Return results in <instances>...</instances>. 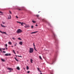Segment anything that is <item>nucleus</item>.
<instances>
[{
  "instance_id": "obj_1",
  "label": "nucleus",
  "mask_w": 74,
  "mask_h": 74,
  "mask_svg": "<svg viewBox=\"0 0 74 74\" xmlns=\"http://www.w3.org/2000/svg\"><path fill=\"white\" fill-rule=\"evenodd\" d=\"M33 51H34V49L32 48H30L29 49V52L30 53H33Z\"/></svg>"
},
{
  "instance_id": "obj_2",
  "label": "nucleus",
  "mask_w": 74,
  "mask_h": 74,
  "mask_svg": "<svg viewBox=\"0 0 74 74\" xmlns=\"http://www.w3.org/2000/svg\"><path fill=\"white\" fill-rule=\"evenodd\" d=\"M22 31L20 29H18L17 31V33L18 34L21 33H22Z\"/></svg>"
},
{
  "instance_id": "obj_3",
  "label": "nucleus",
  "mask_w": 74,
  "mask_h": 74,
  "mask_svg": "<svg viewBox=\"0 0 74 74\" xmlns=\"http://www.w3.org/2000/svg\"><path fill=\"white\" fill-rule=\"evenodd\" d=\"M24 27H25V28L30 27V26L28 24H26L25 26H24Z\"/></svg>"
},
{
  "instance_id": "obj_4",
  "label": "nucleus",
  "mask_w": 74,
  "mask_h": 74,
  "mask_svg": "<svg viewBox=\"0 0 74 74\" xmlns=\"http://www.w3.org/2000/svg\"><path fill=\"white\" fill-rule=\"evenodd\" d=\"M0 32L1 33H2V34H4H4H6V35H7V34L6 33V32H1V31H0Z\"/></svg>"
},
{
  "instance_id": "obj_5",
  "label": "nucleus",
  "mask_w": 74,
  "mask_h": 74,
  "mask_svg": "<svg viewBox=\"0 0 74 74\" xmlns=\"http://www.w3.org/2000/svg\"><path fill=\"white\" fill-rule=\"evenodd\" d=\"M53 38L54 39H55V38H56V35H55V33H53Z\"/></svg>"
},
{
  "instance_id": "obj_6",
  "label": "nucleus",
  "mask_w": 74,
  "mask_h": 74,
  "mask_svg": "<svg viewBox=\"0 0 74 74\" xmlns=\"http://www.w3.org/2000/svg\"><path fill=\"white\" fill-rule=\"evenodd\" d=\"M5 56H11V54L7 53L5 54Z\"/></svg>"
},
{
  "instance_id": "obj_7",
  "label": "nucleus",
  "mask_w": 74,
  "mask_h": 74,
  "mask_svg": "<svg viewBox=\"0 0 74 74\" xmlns=\"http://www.w3.org/2000/svg\"><path fill=\"white\" fill-rule=\"evenodd\" d=\"M8 70H12V69L11 68H7Z\"/></svg>"
},
{
  "instance_id": "obj_8",
  "label": "nucleus",
  "mask_w": 74,
  "mask_h": 74,
  "mask_svg": "<svg viewBox=\"0 0 74 74\" xmlns=\"http://www.w3.org/2000/svg\"><path fill=\"white\" fill-rule=\"evenodd\" d=\"M1 26H2V27H5V26L4 25H3V24H1Z\"/></svg>"
},
{
  "instance_id": "obj_9",
  "label": "nucleus",
  "mask_w": 74,
  "mask_h": 74,
  "mask_svg": "<svg viewBox=\"0 0 74 74\" xmlns=\"http://www.w3.org/2000/svg\"><path fill=\"white\" fill-rule=\"evenodd\" d=\"M11 15H10L9 16H8V19H11Z\"/></svg>"
},
{
  "instance_id": "obj_10",
  "label": "nucleus",
  "mask_w": 74,
  "mask_h": 74,
  "mask_svg": "<svg viewBox=\"0 0 74 74\" xmlns=\"http://www.w3.org/2000/svg\"><path fill=\"white\" fill-rule=\"evenodd\" d=\"M37 32H34L31 33V34H34L35 33H37Z\"/></svg>"
},
{
  "instance_id": "obj_11",
  "label": "nucleus",
  "mask_w": 74,
  "mask_h": 74,
  "mask_svg": "<svg viewBox=\"0 0 74 74\" xmlns=\"http://www.w3.org/2000/svg\"><path fill=\"white\" fill-rule=\"evenodd\" d=\"M23 44V42H19V44H20V45H22V44Z\"/></svg>"
},
{
  "instance_id": "obj_12",
  "label": "nucleus",
  "mask_w": 74,
  "mask_h": 74,
  "mask_svg": "<svg viewBox=\"0 0 74 74\" xmlns=\"http://www.w3.org/2000/svg\"><path fill=\"white\" fill-rule=\"evenodd\" d=\"M42 21L43 22H45L46 20H45V19H43L42 20Z\"/></svg>"
},
{
  "instance_id": "obj_13",
  "label": "nucleus",
  "mask_w": 74,
  "mask_h": 74,
  "mask_svg": "<svg viewBox=\"0 0 74 74\" xmlns=\"http://www.w3.org/2000/svg\"><path fill=\"white\" fill-rule=\"evenodd\" d=\"M36 16L37 17V18H38V17H39V15H38V14L36 15Z\"/></svg>"
},
{
  "instance_id": "obj_14",
  "label": "nucleus",
  "mask_w": 74,
  "mask_h": 74,
  "mask_svg": "<svg viewBox=\"0 0 74 74\" xmlns=\"http://www.w3.org/2000/svg\"><path fill=\"white\" fill-rule=\"evenodd\" d=\"M8 44L10 45H11V42H9L8 43Z\"/></svg>"
},
{
  "instance_id": "obj_15",
  "label": "nucleus",
  "mask_w": 74,
  "mask_h": 74,
  "mask_svg": "<svg viewBox=\"0 0 74 74\" xmlns=\"http://www.w3.org/2000/svg\"><path fill=\"white\" fill-rule=\"evenodd\" d=\"M1 60L2 62H5V60L3 59H1Z\"/></svg>"
},
{
  "instance_id": "obj_16",
  "label": "nucleus",
  "mask_w": 74,
  "mask_h": 74,
  "mask_svg": "<svg viewBox=\"0 0 74 74\" xmlns=\"http://www.w3.org/2000/svg\"><path fill=\"white\" fill-rule=\"evenodd\" d=\"M17 70H20V68H19V67L18 66L17 67Z\"/></svg>"
},
{
  "instance_id": "obj_17",
  "label": "nucleus",
  "mask_w": 74,
  "mask_h": 74,
  "mask_svg": "<svg viewBox=\"0 0 74 74\" xmlns=\"http://www.w3.org/2000/svg\"><path fill=\"white\" fill-rule=\"evenodd\" d=\"M33 60H32V59H31V63H33Z\"/></svg>"
},
{
  "instance_id": "obj_18",
  "label": "nucleus",
  "mask_w": 74,
  "mask_h": 74,
  "mask_svg": "<svg viewBox=\"0 0 74 74\" xmlns=\"http://www.w3.org/2000/svg\"><path fill=\"white\" fill-rule=\"evenodd\" d=\"M39 58L40 59H41V60H42V58H41V56H39Z\"/></svg>"
},
{
  "instance_id": "obj_19",
  "label": "nucleus",
  "mask_w": 74,
  "mask_h": 74,
  "mask_svg": "<svg viewBox=\"0 0 74 74\" xmlns=\"http://www.w3.org/2000/svg\"><path fill=\"white\" fill-rule=\"evenodd\" d=\"M14 59H15V60H16V61H17V62H18V60L17 59H16V58H14Z\"/></svg>"
},
{
  "instance_id": "obj_20",
  "label": "nucleus",
  "mask_w": 74,
  "mask_h": 74,
  "mask_svg": "<svg viewBox=\"0 0 74 74\" xmlns=\"http://www.w3.org/2000/svg\"><path fill=\"white\" fill-rule=\"evenodd\" d=\"M2 23L3 25L5 24V22H4L3 21H2Z\"/></svg>"
},
{
  "instance_id": "obj_21",
  "label": "nucleus",
  "mask_w": 74,
  "mask_h": 74,
  "mask_svg": "<svg viewBox=\"0 0 74 74\" xmlns=\"http://www.w3.org/2000/svg\"><path fill=\"white\" fill-rule=\"evenodd\" d=\"M0 13L1 14V15H3V12H2L0 11Z\"/></svg>"
},
{
  "instance_id": "obj_22",
  "label": "nucleus",
  "mask_w": 74,
  "mask_h": 74,
  "mask_svg": "<svg viewBox=\"0 0 74 74\" xmlns=\"http://www.w3.org/2000/svg\"><path fill=\"white\" fill-rule=\"evenodd\" d=\"M34 50H35V51H37V50H36V47H34Z\"/></svg>"
},
{
  "instance_id": "obj_23",
  "label": "nucleus",
  "mask_w": 74,
  "mask_h": 74,
  "mask_svg": "<svg viewBox=\"0 0 74 74\" xmlns=\"http://www.w3.org/2000/svg\"><path fill=\"white\" fill-rule=\"evenodd\" d=\"M27 70H29V67H28L27 66Z\"/></svg>"
},
{
  "instance_id": "obj_24",
  "label": "nucleus",
  "mask_w": 74,
  "mask_h": 74,
  "mask_svg": "<svg viewBox=\"0 0 74 74\" xmlns=\"http://www.w3.org/2000/svg\"><path fill=\"white\" fill-rule=\"evenodd\" d=\"M16 19H18V16H16Z\"/></svg>"
},
{
  "instance_id": "obj_25",
  "label": "nucleus",
  "mask_w": 74,
  "mask_h": 74,
  "mask_svg": "<svg viewBox=\"0 0 74 74\" xmlns=\"http://www.w3.org/2000/svg\"><path fill=\"white\" fill-rule=\"evenodd\" d=\"M32 22H33V23H36V21H32Z\"/></svg>"
},
{
  "instance_id": "obj_26",
  "label": "nucleus",
  "mask_w": 74,
  "mask_h": 74,
  "mask_svg": "<svg viewBox=\"0 0 74 74\" xmlns=\"http://www.w3.org/2000/svg\"><path fill=\"white\" fill-rule=\"evenodd\" d=\"M21 25H22V26H23V23H21Z\"/></svg>"
},
{
  "instance_id": "obj_27",
  "label": "nucleus",
  "mask_w": 74,
  "mask_h": 74,
  "mask_svg": "<svg viewBox=\"0 0 74 74\" xmlns=\"http://www.w3.org/2000/svg\"><path fill=\"white\" fill-rule=\"evenodd\" d=\"M17 9H18V10H19V11H21V9H19V8H17Z\"/></svg>"
},
{
  "instance_id": "obj_28",
  "label": "nucleus",
  "mask_w": 74,
  "mask_h": 74,
  "mask_svg": "<svg viewBox=\"0 0 74 74\" xmlns=\"http://www.w3.org/2000/svg\"><path fill=\"white\" fill-rule=\"evenodd\" d=\"M17 23H20V24L21 23V22H19L18 21H17Z\"/></svg>"
},
{
  "instance_id": "obj_29",
  "label": "nucleus",
  "mask_w": 74,
  "mask_h": 74,
  "mask_svg": "<svg viewBox=\"0 0 74 74\" xmlns=\"http://www.w3.org/2000/svg\"><path fill=\"white\" fill-rule=\"evenodd\" d=\"M27 73H28V74H29V73H30V71H28L27 72Z\"/></svg>"
},
{
  "instance_id": "obj_30",
  "label": "nucleus",
  "mask_w": 74,
  "mask_h": 74,
  "mask_svg": "<svg viewBox=\"0 0 74 74\" xmlns=\"http://www.w3.org/2000/svg\"><path fill=\"white\" fill-rule=\"evenodd\" d=\"M12 39H13V40H15V38H14L13 37V38H12Z\"/></svg>"
},
{
  "instance_id": "obj_31",
  "label": "nucleus",
  "mask_w": 74,
  "mask_h": 74,
  "mask_svg": "<svg viewBox=\"0 0 74 74\" xmlns=\"http://www.w3.org/2000/svg\"><path fill=\"white\" fill-rule=\"evenodd\" d=\"M18 56V57H21V58H22V56Z\"/></svg>"
},
{
  "instance_id": "obj_32",
  "label": "nucleus",
  "mask_w": 74,
  "mask_h": 74,
  "mask_svg": "<svg viewBox=\"0 0 74 74\" xmlns=\"http://www.w3.org/2000/svg\"><path fill=\"white\" fill-rule=\"evenodd\" d=\"M10 13L11 14H12V13H11V12L10 11H9Z\"/></svg>"
},
{
  "instance_id": "obj_33",
  "label": "nucleus",
  "mask_w": 74,
  "mask_h": 74,
  "mask_svg": "<svg viewBox=\"0 0 74 74\" xmlns=\"http://www.w3.org/2000/svg\"><path fill=\"white\" fill-rule=\"evenodd\" d=\"M33 45H34V47H35V45H34V43H33Z\"/></svg>"
},
{
  "instance_id": "obj_34",
  "label": "nucleus",
  "mask_w": 74,
  "mask_h": 74,
  "mask_svg": "<svg viewBox=\"0 0 74 74\" xmlns=\"http://www.w3.org/2000/svg\"><path fill=\"white\" fill-rule=\"evenodd\" d=\"M5 47H7V44H5Z\"/></svg>"
},
{
  "instance_id": "obj_35",
  "label": "nucleus",
  "mask_w": 74,
  "mask_h": 74,
  "mask_svg": "<svg viewBox=\"0 0 74 74\" xmlns=\"http://www.w3.org/2000/svg\"><path fill=\"white\" fill-rule=\"evenodd\" d=\"M0 51H1V52H2V51H1V48H0Z\"/></svg>"
},
{
  "instance_id": "obj_36",
  "label": "nucleus",
  "mask_w": 74,
  "mask_h": 74,
  "mask_svg": "<svg viewBox=\"0 0 74 74\" xmlns=\"http://www.w3.org/2000/svg\"><path fill=\"white\" fill-rule=\"evenodd\" d=\"M18 39L20 40H21V38H18Z\"/></svg>"
},
{
  "instance_id": "obj_37",
  "label": "nucleus",
  "mask_w": 74,
  "mask_h": 74,
  "mask_svg": "<svg viewBox=\"0 0 74 74\" xmlns=\"http://www.w3.org/2000/svg\"><path fill=\"white\" fill-rule=\"evenodd\" d=\"M23 23L24 24V25H26V24L23 22Z\"/></svg>"
},
{
  "instance_id": "obj_38",
  "label": "nucleus",
  "mask_w": 74,
  "mask_h": 74,
  "mask_svg": "<svg viewBox=\"0 0 74 74\" xmlns=\"http://www.w3.org/2000/svg\"><path fill=\"white\" fill-rule=\"evenodd\" d=\"M31 27L32 28H33V26H32Z\"/></svg>"
},
{
  "instance_id": "obj_39",
  "label": "nucleus",
  "mask_w": 74,
  "mask_h": 74,
  "mask_svg": "<svg viewBox=\"0 0 74 74\" xmlns=\"http://www.w3.org/2000/svg\"><path fill=\"white\" fill-rule=\"evenodd\" d=\"M38 71L40 70V69H39V68H38Z\"/></svg>"
},
{
  "instance_id": "obj_40",
  "label": "nucleus",
  "mask_w": 74,
  "mask_h": 74,
  "mask_svg": "<svg viewBox=\"0 0 74 74\" xmlns=\"http://www.w3.org/2000/svg\"><path fill=\"white\" fill-rule=\"evenodd\" d=\"M13 52H15V51H14V50H13Z\"/></svg>"
},
{
  "instance_id": "obj_41",
  "label": "nucleus",
  "mask_w": 74,
  "mask_h": 74,
  "mask_svg": "<svg viewBox=\"0 0 74 74\" xmlns=\"http://www.w3.org/2000/svg\"><path fill=\"white\" fill-rule=\"evenodd\" d=\"M3 49V50H5V49Z\"/></svg>"
},
{
  "instance_id": "obj_42",
  "label": "nucleus",
  "mask_w": 74,
  "mask_h": 74,
  "mask_svg": "<svg viewBox=\"0 0 74 74\" xmlns=\"http://www.w3.org/2000/svg\"><path fill=\"white\" fill-rule=\"evenodd\" d=\"M3 52H4V53H5V51H3Z\"/></svg>"
},
{
  "instance_id": "obj_43",
  "label": "nucleus",
  "mask_w": 74,
  "mask_h": 74,
  "mask_svg": "<svg viewBox=\"0 0 74 74\" xmlns=\"http://www.w3.org/2000/svg\"><path fill=\"white\" fill-rule=\"evenodd\" d=\"M9 73H10V72H11V71H10L9 72Z\"/></svg>"
},
{
  "instance_id": "obj_44",
  "label": "nucleus",
  "mask_w": 74,
  "mask_h": 74,
  "mask_svg": "<svg viewBox=\"0 0 74 74\" xmlns=\"http://www.w3.org/2000/svg\"><path fill=\"white\" fill-rule=\"evenodd\" d=\"M36 26H37L38 25H35Z\"/></svg>"
},
{
  "instance_id": "obj_45",
  "label": "nucleus",
  "mask_w": 74,
  "mask_h": 74,
  "mask_svg": "<svg viewBox=\"0 0 74 74\" xmlns=\"http://www.w3.org/2000/svg\"><path fill=\"white\" fill-rule=\"evenodd\" d=\"M14 54H16V53L15 52H14Z\"/></svg>"
},
{
  "instance_id": "obj_46",
  "label": "nucleus",
  "mask_w": 74,
  "mask_h": 74,
  "mask_svg": "<svg viewBox=\"0 0 74 74\" xmlns=\"http://www.w3.org/2000/svg\"><path fill=\"white\" fill-rule=\"evenodd\" d=\"M14 46H16V45H14Z\"/></svg>"
},
{
  "instance_id": "obj_47",
  "label": "nucleus",
  "mask_w": 74,
  "mask_h": 74,
  "mask_svg": "<svg viewBox=\"0 0 74 74\" xmlns=\"http://www.w3.org/2000/svg\"><path fill=\"white\" fill-rule=\"evenodd\" d=\"M12 48H13V46H12Z\"/></svg>"
},
{
  "instance_id": "obj_48",
  "label": "nucleus",
  "mask_w": 74,
  "mask_h": 74,
  "mask_svg": "<svg viewBox=\"0 0 74 74\" xmlns=\"http://www.w3.org/2000/svg\"><path fill=\"white\" fill-rule=\"evenodd\" d=\"M40 71V72H41V71Z\"/></svg>"
},
{
  "instance_id": "obj_49",
  "label": "nucleus",
  "mask_w": 74,
  "mask_h": 74,
  "mask_svg": "<svg viewBox=\"0 0 74 74\" xmlns=\"http://www.w3.org/2000/svg\"><path fill=\"white\" fill-rule=\"evenodd\" d=\"M6 49H7V48H6Z\"/></svg>"
},
{
  "instance_id": "obj_50",
  "label": "nucleus",
  "mask_w": 74,
  "mask_h": 74,
  "mask_svg": "<svg viewBox=\"0 0 74 74\" xmlns=\"http://www.w3.org/2000/svg\"><path fill=\"white\" fill-rule=\"evenodd\" d=\"M16 57H17V56H16Z\"/></svg>"
},
{
  "instance_id": "obj_51",
  "label": "nucleus",
  "mask_w": 74,
  "mask_h": 74,
  "mask_svg": "<svg viewBox=\"0 0 74 74\" xmlns=\"http://www.w3.org/2000/svg\"><path fill=\"white\" fill-rule=\"evenodd\" d=\"M40 74H42V73H40Z\"/></svg>"
},
{
  "instance_id": "obj_52",
  "label": "nucleus",
  "mask_w": 74,
  "mask_h": 74,
  "mask_svg": "<svg viewBox=\"0 0 74 74\" xmlns=\"http://www.w3.org/2000/svg\"><path fill=\"white\" fill-rule=\"evenodd\" d=\"M53 64V63H52V64Z\"/></svg>"
},
{
  "instance_id": "obj_53",
  "label": "nucleus",
  "mask_w": 74,
  "mask_h": 74,
  "mask_svg": "<svg viewBox=\"0 0 74 74\" xmlns=\"http://www.w3.org/2000/svg\"><path fill=\"white\" fill-rule=\"evenodd\" d=\"M28 61H29V60H27V62H28Z\"/></svg>"
},
{
  "instance_id": "obj_54",
  "label": "nucleus",
  "mask_w": 74,
  "mask_h": 74,
  "mask_svg": "<svg viewBox=\"0 0 74 74\" xmlns=\"http://www.w3.org/2000/svg\"><path fill=\"white\" fill-rule=\"evenodd\" d=\"M38 12L39 13V12Z\"/></svg>"
},
{
  "instance_id": "obj_55",
  "label": "nucleus",
  "mask_w": 74,
  "mask_h": 74,
  "mask_svg": "<svg viewBox=\"0 0 74 74\" xmlns=\"http://www.w3.org/2000/svg\"><path fill=\"white\" fill-rule=\"evenodd\" d=\"M51 74H52V73H51Z\"/></svg>"
}]
</instances>
